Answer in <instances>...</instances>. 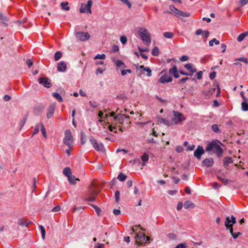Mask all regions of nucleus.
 I'll list each match as a JSON object with an SVG mask.
<instances>
[{
    "mask_svg": "<svg viewBox=\"0 0 248 248\" xmlns=\"http://www.w3.org/2000/svg\"><path fill=\"white\" fill-rule=\"evenodd\" d=\"M108 129H109V131H112V132L114 131V133H118V131L117 130V128L116 126H113L112 125H109L108 126Z\"/></svg>",
    "mask_w": 248,
    "mask_h": 248,
    "instance_id": "obj_48",
    "label": "nucleus"
},
{
    "mask_svg": "<svg viewBox=\"0 0 248 248\" xmlns=\"http://www.w3.org/2000/svg\"><path fill=\"white\" fill-rule=\"evenodd\" d=\"M169 9L170 11L169 13L173 15L178 17L183 16V17H188L190 16V14L187 12H184L179 9H177L173 5H170L169 6Z\"/></svg>",
    "mask_w": 248,
    "mask_h": 248,
    "instance_id": "obj_4",
    "label": "nucleus"
},
{
    "mask_svg": "<svg viewBox=\"0 0 248 248\" xmlns=\"http://www.w3.org/2000/svg\"><path fill=\"white\" fill-rule=\"evenodd\" d=\"M89 104L91 107H92L93 108H97V107L98 106V104L96 102L94 101H90L89 102Z\"/></svg>",
    "mask_w": 248,
    "mask_h": 248,
    "instance_id": "obj_47",
    "label": "nucleus"
},
{
    "mask_svg": "<svg viewBox=\"0 0 248 248\" xmlns=\"http://www.w3.org/2000/svg\"><path fill=\"white\" fill-rule=\"evenodd\" d=\"M90 141L93 148L97 151H103L104 150V145L102 143H98L96 140L91 138L90 139Z\"/></svg>",
    "mask_w": 248,
    "mask_h": 248,
    "instance_id": "obj_12",
    "label": "nucleus"
},
{
    "mask_svg": "<svg viewBox=\"0 0 248 248\" xmlns=\"http://www.w3.org/2000/svg\"><path fill=\"white\" fill-rule=\"evenodd\" d=\"M41 132H42L44 137H46V129H45L44 124L42 123L41 124Z\"/></svg>",
    "mask_w": 248,
    "mask_h": 248,
    "instance_id": "obj_51",
    "label": "nucleus"
},
{
    "mask_svg": "<svg viewBox=\"0 0 248 248\" xmlns=\"http://www.w3.org/2000/svg\"><path fill=\"white\" fill-rule=\"evenodd\" d=\"M168 236L170 239L172 240H175L177 238L176 234L173 233H170L168 234Z\"/></svg>",
    "mask_w": 248,
    "mask_h": 248,
    "instance_id": "obj_56",
    "label": "nucleus"
},
{
    "mask_svg": "<svg viewBox=\"0 0 248 248\" xmlns=\"http://www.w3.org/2000/svg\"><path fill=\"white\" fill-rule=\"evenodd\" d=\"M163 36L165 38H169V39H171V38H172L173 37V33H172L171 32L167 31V32H164Z\"/></svg>",
    "mask_w": 248,
    "mask_h": 248,
    "instance_id": "obj_39",
    "label": "nucleus"
},
{
    "mask_svg": "<svg viewBox=\"0 0 248 248\" xmlns=\"http://www.w3.org/2000/svg\"><path fill=\"white\" fill-rule=\"evenodd\" d=\"M139 35L144 44L148 45L150 44L151 37L147 30L141 29L139 31Z\"/></svg>",
    "mask_w": 248,
    "mask_h": 248,
    "instance_id": "obj_5",
    "label": "nucleus"
},
{
    "mask_svg": "<svg viewBox=\"0 0 248 248\" xmlns=\"http://www.w3.org/2000/svg\"><path fill=\"white\" fill-rule=\"evenodd\" d=\"M172 78L167 74L162 75L159 79V82L161 83H165L171 82Z\"/></svg>",
    "mask_w": 248,
    "mask_h": 248,
    "instance_id": "obj_17",
    "label": "nucleus"
},
{
    "mask_svg": "<svg viewBox=\"0 0 248 248\" xmlns=\"http://www.w3.org/2000/svg\"><path fill=\"white\" fill-rule=\"evenodd\" d=\"M7 21V17L3 16L1 13H0V22L2 23H4L5 22Z\"/></svg>",
    "mask_w": 248,
    "mask_h": 248,
    "instance_id": "obj_50",
    "label": "nucleus"
},
{
    "mask_svg": "<svg viewBox=\"0 0 248 248\" xmlns=\"http://www.w3.org/2000/svg\"><path fill=\"white\" fill-rule=\"evenodd\" d=\"M233 162L231 157H225L223 159V165L225 167H227L229 164Z\"/></svg>",
    "mask_w": 248,
    "mask_h": 248,
    "instance_id": "obj_26",
    "label": "nucleus"
},
{
    "mask_svg": "<svg viewBox=\"0 0 248 248\" xmlns=\"http://www.w3.org/2000/svg\"><path fill=\"white\" fill-rule=\"evenodd\" d=\"M63 173L68 178L71 175V169L69 167L65 168L63 170Z\"/></svg>",
    "mask_w": 248,
    "mask_h": 248,
    "instance_id": "obj_32",
    "label": "nucleus"
},
{
    "mask_svg": "<svg viewBox=\"0 0 248 248\" xmlns=\"http://www.w3.org/2000/svg\"><path fill=\"white\" fill-rule=\"evenodd\" d=\"M211 129L214 132L216 133H218L220 131L218 125L216 124L212 125L211 126Z\"/></svg>",
    "mask_w": 248,
    "mask_h": 248,
    "instance_id": "obj_43",
    "label": "nucleus"
},
{
    "mask_svg": "<svg viewBox=\"0 0 248 248\" xmlns=\"http://www.w3.org/2000/svg\"><path fill=\"white\" fill-rule=\"evenodd\" d=\"M106 59V55L105 54H97L94 58L93 59H101L105 60Z\"/></svg>",
    "mask_w": 248,
    "mask_h": 248,
    "instance_id": "obj_41",
    "label": "nucleus"
},
{
    "mask_svg": "<svg viewBox=\"0 0 248 248\" xmlns=\"http://www.w3.org/2000/svg\"><path fill=\"white\" fill-rule=\"evenodd\" d=\"M39 84L42 85L45 87L49 88L51 87L50 80L47 78H40L38 79Z\"/></svg>",
    "mask_w": 248,
    "mask_h": 248,
    "instance_id": "obj_15",
    "label": "nucleus"
},
{
    "mask_svg": "<svg viewBox=\"0 0 248 248\" xmlns=\"http://www.w3.org/2000/svg\"><path fill=\"white\" fill-rule=\"evenodd\" d=\"M112 61L117 67H122L123 68L126 67L125 63L121 60H117L114 58L112 59Z\"/></svg>",
    "mask_w": 248,
    "mask_h": 248,
    "instance_id": "obj_20",
    "label": "nucleus"
},
{
    "mask_svg": "<svg viewBox=\"0 0 248 248\" xmlns=\"http://www.w3.org/2000/svg\"><path fill=\"white\" fill-rule=\"evenodd\" d=\"M220 185L216 182H215L213 184V188L215 189H218L220 187Z\"/></svg>",
    "mask_w": 248,
    "mask_h": 248,
    "instance_id": "obj_63",
    "label": "nucleus"
},
{
    "mask_svg": "<svg viewBox=\"0 0 248 248\" xmlns=\"http://www.w3.org/2000/svg\"><path fill=\"white\" fill-rule=\"evenodd\" d=\"M68 181L71 184H75L76 183V181L78 180V179L76 178L75 176L71 175L68 178Z\"/></svg>",
    "mask_w": 248,
    "mask_h": 248,
    "instance_id": "obj_35",
    "label": "nucleus"
},
{
    "mask_svg": "<svg viewBox=\"0 0 248 248\" xmlns=\"http://www.w3.org/2000/svg\"><path fill=\"white\" fill-rule=\"evenodd\" d=\"M90 141L93 148L97 151H103L104 150V145L102 143H98L96 140L91 138L90 139Z\"/></svg>",
    "mask_w": 248,
    "mask_h": 248,
    "instance_id": "obj_11",
    "label": "nucleus"
},
{
    "mask_svg": "<svg viewBox=\"0 0 248 248\" xmlns=\"http://www.w3.org/2000/svg\"><path fill=\"white\" fill-rule=\"evenodd\" d=\"M185 68H186L187 70H188L190 73H189V76L192 75V74L196 72V69L195 67H194V65L192 63H187L185 65Z\"/></svg>",
    "mask_w": 248,
    "mask_h": 248,
    "instance_id": "obj_19",
    "label": "nucleus"
},
{
    "mask_svg": "<svg viewBox=\"0 0 248 248\" xmlns=\"http://www.w3.org/2000/svg\"><path fill=\"white\" fill-rule=\"evenodd\" d=\"M66 69V64L63 62H61L58 64L57 70L59 72H64Z\"/></svg>",
    "mask_w": 248,
    "mask_h": 248,
    "instance_id": "obj_24",
    "label": "nucleus"
},
{
    "mask_svg": "<svg viewBox=\"0 0 248 248\" xmlns=\"http://www.w3.org/2000/svg\"><path fill=\"white\" fill-rule=\"evenodd\" d=\"M93 1L92 0H89L86 4H81V7L79 9L80 12L82 13H89L91 14V7Z\"/></svg>",
    "mask_w": 248,
    "mask_h": 248,
    "instance_id": "obj_8",
    "label": "nucleus"
},
{
    "mask_svg": "<svg viewBox=\"0 0 248 248\" xmlns=\"http://www.w3.org/2000/svg\"><path fill=\"white\" fill-rule=\"evenodd\" d=\"M217 178L219 180H220L223 183L224 185H227L228 182H229V180L227 179H226L225 178H222L220 176L217 175Z\"/></svg>",
    "mask_w": 248,
    "mask_h": 248,
    "instance_id": "obj_44",
    "label": "nucleus"
},
{
    "mask_svg": "<svg viewBox=\"0 0 248 248\" xmlns=\"http://www.w3.org/2000/svg\"><path fill=\"white\" fill-rule=\"evenodd\" d=\"M173 112L174 117L171 120L172 124H176L185 120V118L182 113L176 111H173Z\"/></svg>",
    "mask_w": 248,
    "mask_h": 248,
    "instance_id": "obj_7",
    "label": "nucleus"
},
{
    "mask_svg": "<svg viewBox=\"0 0 248 248\" xmlns=\"http://www.w3.org/2000/svg\"><path fill=\"white\" fill-rule=\"evenodd\" d=\"M248 2V0H240L239 3L240 4L241 6H244L247 4Z\"/></svg>",
    "mask_w": 248,
    "mask_h": 248,
    "instance_id": "obj_60",
    "label": "nucleus"
},
{
    "mask_svg": "<svg viewBox=\"0 0 248 248\" xmlns=\"http://www.w3.org/2000/svg\"><path fill=\"white\" fill-rule=\"evenodd\" d=\"M140 229V226H136L133 227L131 229L133 232L136 233L135 237L136 242L139 246L146 245L149 242L150 237L145 236V234L142 232L139 231L137 232L138 230Z\"/></svg>",
    "mask_w": 248,
    "mask_h": 248,
    "instance_id": "obj_1",
    "label": "nucleus"
},
{
    "mask_svg": "<svg viewBox=\"0 0 248 248\" xmlns=\"http://www.w3.org/2000/svg\"><path fill=\"white\" fill-rule=\"evenodd\" d=\"M242 109L244 111L248 110V104L247 103V101H244L241 104Z\"/></svg>",
    "mask_w": 248,
    "mask_h": 248,
    "instance_id": "obj_45",
    "label": "nucleus"
},
{
    "mask_svg": "<svg viewBox=\"0 0 248 248\" xmlns=\"http://www.w3.org/2000/svg\"><path fill=\"white\" fill-rule=\"evenodd\" d=\"M115 197L116 202H118L120 200V192L119 191L116 190L115 192Z\"/></svg>",
    "mask_w": 248,
    "mask_h": 248,
    "instance_id": "obj_55",
    "label": "nucleus"
},
{
    "mask_svg": "<svg viewBox=\"0 0 248 248\" xmlns=\"http://www.w3.org/2000/svg\"><path fill=\"white\" fill-rule=\"evenodd\" d=\"M184 206L185 209H188L189 208H193L195 207V204L189 201L185 202Z\"/></svg>",
    "mask_w": 248,
    "mask_h": 248,
    "instance_id": "obj_28",
    "label": "nucleus"
},
{
    "mask_svg": "<svg viewBox=\"0 0 248 248\" xmlns=\"http://www.w3.org/2000/svg\"><path fill=\"white\" fill-rule=\"evenodd\" d=\"M90 141L93 148L97 151H103L104 150V145L102 143H98L96 140L91 138L90 139Z\"/></svg>",
    "mask_w": 248,
    "mask_h": 248,
    "instance_id": "obj_10",
    "label": "nucleus"
},
{
    "mask_svg": "<svg viewBox=\"0 0 248 248\" xmlns=\"http://www.w3.org/2000/svg\"><path fill=\"white\" fill-rule=\"evenodd\" d=\"M140 69L143 72V71H146L147 72V77H150L151 76V73H152V71L151 70V69L149 67H145L143 65H141L140 66Z\"/></svg>",
    "mask_w": 248,
    "mask_h": 248,
    "instance_id": "obj_29",
    "label": "nucleus"
},
{
    "mask_svg": "<svg viewBox=\"0 0 248 248\" xmlns=\"http://www.w3.org/2000/svg\"><path fill=\"white\" fill-rule=\"evenodd\" d=\"M63 142L69 148L73 147V138L72 136L71 132L69 129H66L65 131V137L63 139Z\"/></svg>",
    "mask_w": 248,
    "mask_h": 248,
    "instance_id": "obj_6",
    "label": "nucleus"
},
{
    "mask_svg": "<svg viewBox=\"0 0 248 248\" xmlns=\"http://www.w3.org/2000/svg\"><path fill=\"white\" fill-rule=\"evenodd\" d=\"M39 228L40 229L42 239L44 240L45 239L46 235V231L45 228L42 225H40Z\"/></svg>",
    "mask_w": 248,
    "mask_h": 248,
    "instance_id": "obj_40",
    "label": "nucleus"
},
{
    "mask_svg": "<svg viewBox=\"0 0 248 248\" xmlns=\"http://www.w3.org/2000/svg\"><path fill=\"white\" fill-rule=\"evenodd\" d=\"M126 177L127 176L125 174L121 172L118 175L117 179L121 182H124V181H125Z\"/></svg>",
    "mask_w": 248,
    "mask_h": 248,
    "instance_id": "obj_36",
    "label": "nucleus"
},
{
    "mask_svg": "<svg viewBox=\"0 0 248 248\" xmlns=\"http://www.w3.org/2000/svg\"><path fill=\"white\" fill-rule=\"evenodd\" d=\"M206 151L207 152L212 151L216 153L218 157H221L223 152L220 146L214 141L208 144Z\"/></svg>",
    "mask_w": 248,
    "mask_h": 248,
    "instance_id": "obj_3",
    "label": "nucleus"
},
{
    "mask_svg": "<svg viewBox=\"0 0 248 248\" xmlns=\"http://www.w3.org/2000/svg\"><path fill=\"white\" fill-rule=\"evenodd\" d=\"M204 153V150L202 147L198 146L197 149L194 151V155L198 159H201V156Z\"/></svg>",
    "mask_w": 248,
    "mask_h": 248,
    "instance_id": "obj_16",
    "label": "nucleus"
},
{
    "mask_svg": "<svg viewBox=\"0 0 248 248\" xmlns=\"http://www.w3.org/2000/svg\"><path fill=\"white\" fill-rule=\"evenodd\" d=\"M230 232L234 239L237 238L239 235L241 234V233L240 232H233L232 228H230Z\"/></svg>",
    "mask_w": 248,
    "mask_h": 248,
    "instance_id": "obj_33",
    "label": "nucleus"
},
{
    "mask_svg": "<svg viewBox=\"0 0 248 248\" xmlns=\"http://www.w3.org/2000/svg\"><path fill=\"white\" fill-rule=\"evenodd\" d=\"M62 56V53L60 51H57L54 55V59L56 61L60 60Z\"/></svg>",
    "mask_w": 248,
    "mask_h": 248,
    "instance_id": "obj_38",
    "label": "nucleus"
},
{
    "mask_svg": "<svg viewBox=\"0 0 248 248\" xmlns=\"http://www.w3.org/2000/svg\"><path fill=\"white\" fill-rule=\"evenodd\" d=\"M92 206L94 209V210H95L96 214H97V215L98 216H100L101 215V209L98 207H97L96 206L93 205Z\"/></svg>",
    "mask_w": 248,
    "mask_h": 248,
    "instance_id": "obj_52",
    "label": "nucleus"
},
{
    "mask_svg": "<svg viewBox=\"0 0 248 248\" xmlns=\"http://www.w3.org/2000/svg\"><path fill=\"white\" fill-rule=\"evenodd\" d=\"M131 72H132V71L130 69H126V70L124 69V70H122L121 74H122V76H124L127 73H129L130 74V73H131Z\"/></svg>",
    "mask_w": 248,
    "mask_h": 248,
    "instance_id": "obj_54",
    "label": "nucleus"
},
{
    "mask_svg": "<svg viewBox=\"0 0 248 248\" xmlns=\"http://www.w3.org/2000/svg\"><path fill=\"white\" fill-rule=\"evenodd\" d=\"M55 108V105L52 104L49 107V108L46 114V117L48 119L51 118L54 114V110Z\"/></svg>",
    "mask_w": 248,
    "mask_h": 248,
    "instance_id": "obj_22",
    "label": "nucleus"
},
{
    "mask_svg": "<svg viewBox=\"0 0 248 248\" xmlns=\"http://www.w3.org/2000/svg\"><path fill=\"white\" fill-rule=\"evenodd\" d=\"M156 119H157L158 123L163 124L166 125H169V121L165 118L157 116Z\"/></svg>",
    "mask_w": 248,
    "mask_h": 248,
    "instance_id": "obj_27",
    "label": "nucleus"
},
{
    "mask_svg": "<svg viewBox=\"0 0 248 248\" xmlns=\"http://www.w3.org/2000/svg\"><path fill=\"white\" fill-rule=\"evenodd\" d=\"M29 223H30V222H28V221L24 222L21 218H19L18 219L17 223L18 225H19L20 226L28 227Z\"/></svg>",
    "mask_w": 248,
    "mask_h": 248,
    "instance_id": "obj_37",
    "label": "nucleus"
},
{
    "mask_svg": "<svg viewBox=\"0 0 248 248\" xmlns=\"http://www.w3.org/2000/svg\"><path fill=\"white\" fill-rule=\"evenodd\" d=\"M62 8L65 11H69L70 7L68 6V2H62L61 3Z\"/></svg>",
    "mask_w": 248,
    "mask_h": 248,
    "instance_id": "obj_34",
    "label": "nucleus"
},
{
    "mask_svg": "<svg viewBox=\"0 0 248 248\" xmlns=\"http://www.w3.org/2000/svg\"><path fill=\"white\" fill-rule=\"evenodd\" d=\"M196 34L197 35L202 34L203 37L207 38L209 35V32L207 31H202L201 29H198L196 31Z\"/></svg>",
    "mask_w": 248,
    "mask_h": 248,
    "instance_id": "obj_25",
    "label": "nucleus"
},
{
    "mask_svg": "<svg viewBox=\"0 0 248 248\" xmlns=\"http://www.w3.org/2000/svg\"><path fill=\"white\" fill-rule=\"evenodd\" d=\"M247 36H248V32L246 31L242 33L237 37V41L240 42L242 41Z\"/></svg>",
    "mask_w": 248,
    "mask_h": 248,
    "instance_id": "obj_30",
    "label": "nucleus"
},
{
    "mask_svg": "<svg viewBox=\"0 0 248 248\" xmlns=\"http://www.w3.org/2000/svg\"><path fill=\"white\" fill-rule=\"evenodd\" d=\"M156 98H157L158 100V101H159V102L161 103V106H164L166 105V101L165 100H164L161 99L160 98H159L156 96Z\"/></svg>",
    "mask_w": 248,
    "mask_h": 248,
    "instance_id": "obj_57",
    "label": "nucleus"
},
{
    "mask_svg": "<svg viewBox=\"0 0 248 248\" xmlns=\"http://www.w3.org/2000/svg\"><path fill=\"white\" fill-rule=\"evenodd\" d=\"M202 166L206 167H211L213 166L214 161L213 158H206L202 161Z\"/></svg>",
    "mask_w": 248,
    "mask_h": 248,
    "instance_id": "obj_18",
    "label": "nucleus"
},
{
    "mask_svg": "<svg viewBox=\"0 0 248 248\" xmlns=\"http://www.w3.org/2000/svg\"><path fill=\"white\" fill-rule=\"evenodd\" d=\"M119 46L117 45H113L112 48V52H116L118 51H119Z\"/></svg>",
    "mask_w": 248,
    "mask_h": 248,
    "instance_id": "obj_61",
    "label": "nucleus"
},
{
    "mask_svg": "<svg viewBox=\"0 0 248 248\" xmlns=\"http://www.w3.org/2000/svg\"><path fill=\"white\" fill-rule=\"evenodd\" d=\"M75 35L77 39L81 41H87L90 37V35L88 32L83 31H77L75 33Z\"/></svg>",
    "mask_w": 248,
    "mask_h": 248,
    "instance_id": "obj_9",
    "label": "nucleus"
},
{
    "mask_svg": "<svg viewBox=\"0 0 248 248\" xmlns=\"http://www.w3.org/2000/svg\"><path fill=\"white\" fill-rule=\"evenodd\" d=\"M236 218L233 216H231V219L230 217H228L226 218V221L225 222V226L226 229L232 228V225L236 223Z\"/></svg>",
    "mask_w": 248,
    "mask_h": 248,
    "instance_id": "obj_14",
    "label": "nucleus"
},
{
    "mask_svg": "<svg viewBox=\"0 0 248 248\" xmlns=\"http://www.w3.org/2000/svg\"><path fill=\"white\" fill-rule=\"evenodd\" d=\"M186 244L184 243L178 244L175 248H186Z\"/></svg>",
    "mask_w": 248,
    "mask_h": 248,
    "instance_id": "obj_58",
    "label": "nucleus"
},
{
    "mask_svg": "<svg viewBox=\"0 0 248 248\" xmlns=\"http://www.w3.org/2000/svg\"><path fill=\"white\" fill-rule=\"evenodd\" d=\"M90 141L93 148L97 151H103L104 150V145L102 143H98L96 140L91 138L90 139Z\"/></svg>",
    "mask_w": 248,
    "mask_h": 248,
    "instance_id": "obj_13",
    "label": "nucleus"
},
{
    "mask_svg": "<svg viewBox=\"0 0 248 248\" xmlns=\"http://www.w3.org/2000/svg\"><path fill=\"white\" fill-rule=\"evenodd\" d=\"M214 43L216 45H219L220 42L218 40H217L216 38H214L209 42V45L210 46H212L214 45Z\"/></svg>",
    "mask_w": 248,
    "mask_h": 248,
    "instance_id": "obj_42",
    "label": "nucleus"
},
{
    "mask_svg": "<svg viewBox=\"0 0 248 248\" xmlns=\"http://www.w3.org/2000/svg\"><path fill=\"white\" fill-rule=\"evenodd\" d=\"M120 41L122 44L124 45L127 41V38L125 36H121L120 37Z\"/></svg>",
    "mask_w": 248,
    "mask_h": 248,
    "instance_id": "obj_53",
    "label": "nucleus"
},
{
    "mask_svg": "<svg viewBox=\"0 0 248 248\" xmlns=\"http://www.w3.org/2000/svg\"><path fill=\"white\" fill-rule=\"evenodd\" d=\"M216 91L215 86L208 88L207 90H204L203 91V93L204 95L207 97H209L212 95Z\"/></svg>",
    "mask_w": 248,
    "mask_h": 248,
    "instance_id": "obj_21",
    "label": "nucleus"
},
{
    "mask_svg": "<svg viewBox=\"0 0 248 248\" xmlns=\"http://www.w3.org/2000/svg\"><path fill=\"white\" fill-rule=\"evenodd\" d=\"M61 208L60 206H57L52 209V211L53 212H58L61 210Z\"/></svg>",
    "mask_w": 248,
    "mask_h": 248,
    "instance_id": "obj_64",
    "label": "nucleus"
},
{
    "mask_svg": "<svg viewBox=\"0 0 248 248\" xmlns=\"http://www.w3.org/2000/svg\"><path fill=\"white\" fill-rule=\"evenodd\" d=\"M40 128V124H36L33 132V135H34L38 133Z\"/></svg>",
    "mask_w": 248,
    "mask_h": 248,
    "instance_id": "obj_46",
    "label": "nucleus"
},
{
    "mask_svg": "<svg viewBox=\"0 0 248 248\" xmlns=\"http://www.w3.org/2000/svg\"><path fill=\"white\" fill-rule=\"evenodd\" d=\"M115 113L114 112H111L109 113V114L107 113H105L101 111H99L98 113V117L100 119V121H103L106 120H108V117H111L113 119L114 122H116L117 121L120 122L121 120L123 119L124 115L119 114L117 116H114Z\"/></svg>",
    "mask_w": 248,
    "mask_h": 248,
    "instance_id": "obj_2",
    "label": "nucleus"
},
{
    "mask_svg": "<svg viewBox=\"0 0 248 248\" xmlns=\"http://www.w3.org/2000/svg\"><path fill=\"white\" fill-rule=\"evenodd\" d=\"M169 74L173 75L175 78H178L179 77L177 68L175 65H174L172 68L170 69Z\"/></svg>",
    "mask_w": 248,
    "mask_h": 248,
    "instance_id": "obj_23",
    "label": "nucleus"
},
{
    "mask_svg": "<svg viewBox=\"0 0 248 248\" xmlns=\"http://www.w3.org/2000/svg\"><path fill=\"white\" fill-rule=\"evenodd\" d=\"M149 159V155L147 154L144 153L141 156V159L143 162L147 161Z\"/></svg>",
    "mask_w": 248,
    "mask_h": 248,
    "instance_id": "obj_49",
    "label": "nucleus"
},
{
    "mask_svg": "<svg viewBox=\"0 0 248 248\" xmlns=\"http://www.w3.org/2000/svg\"><path fill=\"white\" fill-rule=\"evenodd\" d=\"M52 95L60 102H61L63 101L62 97L58 93H53Z\"/></svg>",
    "mask_w": 248,
    "mask_h": 248,
    "instance_id": "obj_31",
    "label": "nucleus"
},
{
    "mask_svg": "<svg viewBox=\"0 0 248 248\" xmlns=\"http://www.w3.org/2000/svg\"><path fill=\"white\" fill-rule=\"evenodd\" d=\"M236 60L237 61H241V62H245L247 64L248 63V62L247 59L246 58H245V57H241V58H238Z\"/></svg>",
    "mask_w": 248,
    "mask_h": 248,
    "instance_id": "obj_59",
    "label": "nucleus"
},
{
    "mask_svg": "<svg viewBox=\"0 0 248 248\" xmlns=\"http://www.w3.org/2000/svg\"><path fill=\"white\" fill-rule=\"evenodd\" d=\"M188 57L186 55L183 56L179 58L180 61L181 62L186 61L188 60Z\"/></svg>",
    "mask_w": 248,
    "mask_h": 248,
    "instance_id": "obj_62",
    "label": "nucleus"
}]
</instances>
